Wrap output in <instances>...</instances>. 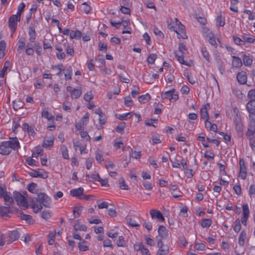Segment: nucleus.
Here are the masks:
<instances>
[{
    "label": "nucleus",
    "instance_id": "43",
    "mask_svg": "<svg viewBox=\"0 0 255 255\" xmlns=\"http://www.w3.org/2000/svg\"><path fill=\"white\" fill-rule=\"evenodd\" d=\"M119 186L120 188L122 190H128V185L126 184V182L124 178L121 177L119 180Z\"/></svg>",
    "mask_w": 255,
    "mask_h": 255
},
{
    "label": "nucleus",
    "instance_id": "21",
    "mask_svg": "<svg viewBox=\"0 0 255 255\" xmlns=\"http://www.w3.org/2000/svg\"><path fill=\"white\" fill-rule=\"evenodd\" d=\"M206 37L207 38V40L209 41V42L212 46L216 47L217 43L216 42L215 39L214 37L213 34L212 33V31H209V34L206 35Z\"/></svg>",
    "mask_w": 255,
    "mask_h": 255
},
{
    "label": "nucleus",
    "instance_id": "23",
    "mask_svg": "<svg viewBox=\"0 0 255 255\" xmlns=\"http://www.w3.org/2000/svg\"><path fill=\"white\" fill-rule=\"evenodd\" d=\"M209 107V104H206L204 108H202L200 110L201 118L203 119H209V115L207 111V107Z\"/></svg>",
    "mask_w": 255,
    "mask_h": 255
},
{
    "label": "nucleus",
    "instance_id": "4",
    "mask_svg": "<svg viewBox=\"0 0 255 255\" xmlns=\"http://www.w3.org/2000/svg\"><path fill=\"white\" fill-rule=\"evenodd\" d=\"M13 197L18 206L25 208L28 207V203L24 195L15 191L13 192Z\"/></svg>",
    "mask_w": 255,
    "mask_h": 255
},
{
    "label": "nucleus",
    "instance_id": "25",
    "mask_svg": "<svg viewBox=\"0 0 255 255\" xmlns=\"http://www.w3.org/2000/svg\"><path fill=\"white\" fill-rule=\"evenodd\" d=\"M63 67V64H58L57 65L52 66V69L56 71V74L58 76H61L62 74V72L63 71V69H62Z\"/></svg>",
    "mask_w": 255,
    "mask_h": 255
},
{
    "label": "nucleus",
    "instance_id": "2",
    "mask_svg": "<svg viewBox=\"0 0 255 255\" xmlns=\"http://www.w3.org/2000/svg\"><path fill=\"white\" fill-rule=\"evenodd\" d=\"M11 140L5 141L0 144V154H9L11 150H16L20 147V144L17 137L10 138Z\"/></svg>",
    "mask_w": 255,
    "mask_h": 255
},
{
    "label": "nucleus",
    "instance_id": "40",
    "mask_svg": "<svg viewBox=\"0 0 255 255\" xmlns=\"http://www.w3.org/2000/svg\"><path fill=\"white\" fill-rule=\"evenodd\" d=\"M34 49H35V52L38 56H40L42 53V48L40 45L39 42H35L33 46Z\"/></svg>",
    "mask_w": 255,
    "mask_h": 255
},
{
    "label": "nucleus",
    "instance_id": "6",
    "mask_svg": "<svg viewBox=\"0 0 255 255\" xmlns=\"http://www.w3.org/2000/svg\"><path fill=\"white\" fill-rule=\"evenodd\" d=\"M20 17L16 14H12L8 19V26L12 32H14L17 27V22L20 21Z\"/></svg>",
    "mask_w": 255,
    "mask_h": 255
},
{
    "label": "nucleus",
    "instance_id": "20",
    "mask_svg": "<svg viewBox=\"0 0 255 255\" xmlns=\"http://www.w3.org/2000/svg\"><path fill=\"white\" fill-rule=\"evenodd\" d=\"M233 58L232 65L234 67L239 68L242 66L243 63L241 58L235 56H233Z\"/></svg>",
    "mask_w": 255,
    "mask_h": 255
},
{
    "label": "nucleus",
    "instance_id": "35",
    "mask_svg": "<svg viewBox=\"0 0 255 255\" xmlns=\"http://www.w3.org/2000/svg\"><path fill=\"white\" fill-rule=\"evenodd\" d=\"M86 242L85 241H82L81 242H79L78 244V247L79 250L82 252L87 251L89 250L88 246L86 244Z\"/></svg>",
    "mask_w": 255,
    "mask_h": 255
},
{
    "label": "nucleus",
    "instance_id": "33",
    "mask_svg": "<svg viewBox=\"0 0 255 255\" xmlns=\"http://www.w3.org/2000/svg\"><path fill=\"white\" fill-rule=\"evenodd\" d=\"M243 62L245 66H251L253 62V59L249 56L244 54L243 58Z\"/></svg>",
    "mask_w": 255,
    "mask_h": 255
},
{
    "label": "nucleus",
    "instance_id": "44",
    "mask_svg": "<svg viewBox=\"0 0 255 255\" xmlns=\"http://www.w3.org/2000/svg\"><path fill=\"white\" fill-rule=\"evenodd\" d=\"M83 208L82 206L75 207L73 211L74 216L76 217H79Z\"/></svg>",
    "mask_w": 255,
    "mask_h": 255
},
{
    "label": "nucleus",
    "instance_id": "30",
    "mask_svg": "<svg viewBox=\"0 0 255 255\" xmlns=\"http://www.w3.org/2000/svg\"><path fill=\"white\" fill-rule=\"evenodd\" d=\"M37 186V185L36 183L32 182L27 185V189L30 192L33 194H37L38 192V190L36 188Z\"/></svg>",
    "mask_w": 255,
    "mask_h": 255
},
{
    "label": "nucleus",
    "instance_id": "62",
    "mask_svg": "<svg viewBox=\"0 0 255 255\" xmlns=\"http://www.w3.org/2000/svg\"><path fill=\"white\" fill-rule=\"evenodd\" d=\"M95 158L96 160L99 162H101L102 161L104 160L103 158V155L101 151H97L96 152Z\"/></svg>",
    "mask_w": 255,
    "mask_h": 255
},
{
    "label": "nucleus",
    "instance_id": "39",
    "mask_svg": "<svg viewBox=\"0 0 255 255\" xmlns=\"http://www.w3.org/2000/svg\"><path fill=\"white\" fill-rule=\"evenodd\" d=\"M61 150L62 151V157L66 159H67L69 158V155H68V150L67 149V147L63 145L61 147Z\"/></svg>",
    "mask_w": 255,
    "mask_h": 255
},
{
    "label": "nucleus",
    "instance_id": "57",
    "mask_svg": "<svg viewBox=\"0 0 255 255\" xmlns=\"http://www.w3.org/2000/svg\"><path fill=\"white\" fill-rule=\"evenodd\" d=\"M25 6V5L24 3H23V2L20 3L18 6L17 12L16 15H17L18 16H19L20 17L21 13L23 11Z\"/></svg>",
    "mask_w": 255,
    "mask_h": 255
},
{
    "label": "nucleus",
    "instance_id": "63",
    "mask_svg": "<svg viewBox=\"0 0 255 255\" xmlns=\"http://www.w3.org/2000/svg\"><path fill=\"white\" fill-rule=\"evenodd\" d=\"M195 248L198 251H204L205 249V246L203 243H197L195 245Z\"/></svg>",
    "mask_w": 255,
    "mask_h": 255
},
{
    "label": "nucleus",
    "instance_id": "26",
    "mask_svg": "<svg viewBox=\"0 0 255 255\" xmlns=\"http://www.w3.org/2000/svg\"><path fill=\"white\" fill-rule=\"evenodd\" d=\"M242 38H243L244 45L245 44L246 42L249 43H253L255 42V38H254V37H250L249 35L247 34L244 33L242 35Z\"/></svg>",
    "mask_w": 255,
    "mask_h": 255
},
{
    "label": "nucleus",
    "instance_id": "64",
    "mask_svg": "<svg viewBox=\"0 0 255 255\" xmlns=\"http://www.w3.org/2000/svg\"><path fill=\"white\" fill-rule=\"evenodd\" d=\"M249 119L250 124L255 126V113H249Z\"/></svg>",
    "mask_w": 255,
    "mask_h": 255
},
{
    "label": "nucleus",
    "instance_id": "1",
    "mask_svg": "<svg viewBox=\"0 0 255 255\" xmlns=\"http://www.w3.org/2000/svg\"><path fill=\"white\" fill-rule=\"evenodd\" d=\"M30 205L35 213H38L42 209V205L49 208L51 203L50 198L44 193H39L37 197L29 198Z\"/></svg>",
    "mask_w": 255,
    "mask_h": 255
},
{
    "label": "nucleus",
    "instance_id": "27",
    "mask_svg": "<svg viewBox=\"0 0 255 255\" xmlns=\"http://www.w3.org/2000/svg\"><path fill=\"white\" fill-rule=\"evenodd\" d=\"M247 233L245 230H243L239 237V244L240 246L243 247L245 245V238H246Z\"/></svg>",
    "mask_w": 255,
    "mask_h": 255
},
{
    "label": "nucleus",
    "instance_id": "29",
    "mask_svg": "<svg viewBox=\"0 0 255 255\" xmlns=\"http://www.w3.org/2000/svg\"><path fill=\"white\" fill-rule=\"evenodd\" d=\"M65 75V79L68 80L71 79L72 75V68L71 66H69L66 69L63 70Z\"/></svg>",
    "mask_w": 255,
    "mask_h": 255
},
{
    "label": "nucleus",
    "instance_id": "8",
    "mask_svg": "<svg viewBox=\"0 0 255 255\" xmlns=\"http://www.w3.org/2000/svg\"><path fill=\"white\" fill-rule=\"evenodd\" d=\"M149 214L152 219L156 218L161 221H164L165 220L161 212L159 210L151 209L149 211Z\"/></svg>",
    "mask_w": 255,
    "mask_h": 255
},
{
    "label": "nucleus",
    "instance_id": "38",
    "mask_svg": "<svg viewBox=\"0 0 255 255\" xmlns=\"http://www.w3.org/2000/svg\"><path fill=\"white\" fill-rule=\"evenodd\" d=\"M175 89L173 88L171 90L166 91L164 92V93L161 94V99H166L168 98H171V96L172 94V92H175Z\"/></svg>",
    "mask_w": 255,
    "mask_h": 255
},
{
    "label": "nucleus",
    "instance_id": "10",
    "mask_svg": "<svg viewBox=\"0 0 255 255\" xmlns=\"http://www.w3.org/2000/svg\"><path fill=\"white\" fill-rule=\"evenodd\" d=\"M19 233L17 230H14L9 232L8 234L6 242L10 244L16 240L19 237Z\"/></svg>",
    "mask_w": 255,
    "mask_h": 255
},
{
    "label": "nucleus",
    "instance_id": "17",
    "mask_svg": "<svg viewBox=\"0 0 255 255\" xmlns=\"http://www.w3.org/2000/svg\"><path fill=\"white\" fill-rule=\"evenodd\" d=\"M82 94V88L80 86L77 87L71 91V97L73 99L79 98Z\"/></svg>",
    "mask_w": 255,
    "mask_h": 255
},
{
    "label": "nucleus",
    "instance_id": "37",
    "mask_svg": "<svg viewBox=\"0 0 255 255\" xmlns=\"http://www.w3.org/2000/svg\"><path fill=\"white\" fill-rule=\"evenodd\" d=\"M217 25L220 26H223L225 25V18L223 17L221 14L217 15L216 19Z\"/></svg>",
    "mask_w": 255,
    "mask_h": 255
},
{
    "label": "nucleus",
    "instance_id": "19",
    "mask_svg": "<svg viewBox=\"0 0 255 255\" xmlns=\"http://www.w3.org/2000/svg\"><path fill=\"white\" fill-rule=\"evenodd\" d=\"M28 34L29 36V40L31 42H34L36 38V32L34 27L32 26H30L29 27Z\"/></svg>",
    "mask_w": 255,
    "mask_h": 255
},
{
    "label": "nucleus",
    "instance_id": "7",
    "mask_svg": "<svg viewBox=\"0 0 255 255\" xmlns=\"http://www.w3.org/2000/svg\"><path fill=\"white\" fill-rule=\"evenodd\" d=\"M243 215L241 217V222L244 225L246 226L247 220L250 215V211L248 204L244 203L243 206Z\"/></svg>",
    "mask_w": 255,
    "mask_h": 255
},
{
    "label": "nucleus",
    "instance_id": "22",
    "mask_svg": "<svg viewBox=\"0 0 255 255\" xmlns=\"http://www.w3.org/2000/svg\"><path fill=\"white\" fill-rule=\"evenodd\" d=\"M54 137L50 136L48 139H44L43 141V146L45 148H48L53 145Z\"/></svg>",
    "mask_w": 255,
    "mask_h": 255
},
{
    "label": "nucleus",
    "instance_id": "15",
    "mask_svg": "<svg viewBox=\"0 0 255 255\" xmlns=\"http://www.w3.org/2000/svg\"><path fill=\"white\" fill-rule=\"evenodd\" d=\"M2 198L4 199L5 205L9 207L11 203H13V199L11 197L10 193L7 191Z\"/></svg>",
    "mask_w": 255,
    "mask_h": 255
},
{
    "label": "nucleus",
    "instance_id": "24",
    "mask_svg": "<svg viewBox=\"0 0 255 255\" xmlns=\"http://www.w3.org/2000/svg\"><path fill=\"white\" fill-rule=\"evenodd\" d=\"M9 207L0 206V216L4 218L5 217H8V214L9 213Z\"/></svg>",
    "mask_w": 255,
    "mask_h": 255
},
{
    "label": "nucleus",
    "instance_id": "54",
    "mask_svg": "<svg viewBox=\"0 0 255 255\" xmlns=\"http://www.w3.org/2000/svg\"><path fill=\"white\" fill-rule=\"evenodd\" d=\"M240 120L239 119L238 120L236 119L234 121V123L236 125V129L238 131L242 132L243 131V126H242V125L241 123H240Z\"/></svg>",
    "mask_w": 255,
    "mask_h": 255
},
{
    "label": "nucleus",
    "instance_id": "36",
    "mask_svg": "<svg viewBox=\"0 0 255 255\" xmlns=\"http://www.w3.org/2000/svg\"><path fill=\"white\" fill-rule=\"evenodd\" d=\"M150 96L148 94L140 96L138 97V100L140 103H144L149 100Z\"/></svg>",
    "mask_w": 255,
    "mask_h": 255
},
{
    "label": "nucleus",
    "instance_id": "51",
    "mask_svg": "<svg viewBox=\"0 0 255 255\" xmlns=\"http://www.w3.org/2000/svg\"><path fill=\"white\" fill-rule=\"evenodd\" d=\"M51 216V212L49 210H44L41 213V217L44 219H48Z\"/></svg>",
    "mask_w": 255,
    "mask_h": 255
},
{
    "label": "nucleus",
    "instance_id": "34",
    "mask_svg": "<svg viewBox=\"0 0 255 255\" xmlns=\"http://www.w3.org/2000/svg\"><path fill=\"white\" fill-rule=\"evenodd\" d=\"M10 65V62L9 61H6L4 64V66L1 70L0 71V77H3L5 73L7 71L9 66Z\"/></svg>",
    "mask_w": 255,
    "mask_h": 255
},
{
    "label": "nucleus",
    "instance_id": "32",
    "mask_svg": "<svg viewBox=\"0 0 255 255\" xmlns=\"http://www.w3.org/2000/svg\"><path fill=\"white\" fill-rule=\"evenodd\" d=\"M23 106V103L19 100H15L13 102V108L15 111H17L20 108H22Z\"/></svg>",
    "mask_w": 255,
    "mask_h": 255
},
{
    "label": "nucleus",
    "instance_id": "5",
    "mask_svg": "<svg viewBox=\"0 0 255 255\" xmlns=\"http://www.w3.org/2000/svg\"><path fill=\"white\" fill-rule=\"evenodd\" d=\"M176 22L177 24L178 23V28H176L172 26L170 29L173 28V30L177 33L178 37L179 38H182V39H185L187 38V36L185 32V26L182 25L179 20L176 18Z\"/></svg>",
    "mask_w": 255,
    "mask_h": 255
},
{
    "label": "nucleus",
    "instance_id": "31",
    "mask_svg": "<svg viewBox=\"0 0 255 255\" xmlns=\"http://www.w3.org/2000/svg\"><path fill=\"white\" fill-rule=\"evenodd\" d=\"M6 47V43L4 40L0 41V59L5 55L4 50Z\"/></svg>",
    "mask_w": 255,
    "mask_h": 255
},
{
    "label": "nucleus",
    "instance_id": "56",
    "mask_svg": "<svg viewBox=\"0 0 255 255\" xmlns=\"http://www.w3.org/2000/svg\"><path fill=\"white\" fill-rule=\"evenodd\" d=\"M108 213L111 217H115L116 216V208L115 206H112V208H107Z\"/></svg>",
    "mask_w": 255,
    "mask_h": 255
},
{
    "label": "nucleus",
    "instance_id": "42",
    "mask_svg": "<svg viewBox=\"0 0 255 255\" xmlns=\"http://www.w3.org/2000/svg\"><path fill=\"white\" fill-rule=\"evenodd\" d=\"M127 220L128 224L132 227H139L140 226V225L137 223L134 219L131 217L128 218Z\"/></svg>",
    "mask_w": 255,
    "mask_h": 255
},
{
    "label": "nucleus",
    "instance_id": "47",
    "mask_svg": "<svg viewBox=\"0 0 255 255\" xmlns=\"http://www.w3.org/2000/svg\"><path fill=\"white\" fill-rule=\"evenodd\" d=\"M143 226L148 231L152 228V223L146 220L143 219Z\"/></svg>",
    "mask_w": 255,
    "mask_h": 255
},
{
    "label": "nucleus",
    "instance_id": "46",
    "mask_svg": "<svg viewBox=\"0 0 255 255\" xmlns=\"http://www.w3.org/2000/svg\"><path fill=\"white\" fill-rule=\"evenodd\" d=\"M126 126L125 122L120 123L116 128V130L117 132L122 133L124 131V128Z\"/></svg>",
    "mask_w": 255,
    "mask_h": 255
},
{
    "label": "nucleus",
    "instance_id": "55",
    "mask_svg": "<svg viewBox=\"0 0 255 255\" xmlns=\"http://www.w3.org/2000/svg\"><path fill=\"white\" fill-rule=\"evenodd\" d=\"M93 98V95L91 91L87 92L84 95V100L86 102H90Z\"/></svg>",
    "mask_w": 255,
    "mask_h": 255
},
{
    "label": "nucleus",
    "instance_id": "53",
    "mask_svg": "<svg viewBox=\"0 0 255 255\" xmlns=\"http://www.w3.org/2000/svg\"><path fill=\"white\" fill-rule=\"evenodd\" d=\"M201 52L202 53V55L203 57L205 58V59L208 61H210V56L208 52V51L206 50V47H202L201 48Z\"/></svg>",
    "mask_w": 255,
    "mask_h": 255
},
{
    "label": "nucleus",
    "instance_id": "59",
    "mask_svg": "<svg viewBox=\"0 0 255 255\" xmlns=\"http://www.w3.org/2000/svg\"><path fill=\"white\" fill-rule=\"evenodd\" d=\"M248 98L250 100H255V89H252L248 92Z\"/></svg>",
    "mask_w": 255,
    "mask_h": 255
},
{
    "label": "nucleus",
    "instance_id": "12",
    "mask_svg": "<svg viewBox=\"0 0 255 255\" xmlns=\"http://www.w3.org/2000/svg\"><path fill=\"white\" fill-rule=\"evenodd\" d=\"M237 79L241 84H245L247 81V76L245 71L239 72L237 75Z\"/></svg>",
    "mask_w": 255,
    "mask_h": 255
},
{
    "label": "nucleus",
    "instance_id": "28",
    "mask_svg": "<svg viewBox=\"0 0 255 255\" xmlns=\"http://www.w3.org/2000/svg\"><path fill=\"white\" fill-rule=\"evenodd\" d=\"M82 36V33L80 31L77 30H72L70 33V37L71 39H79Z\"/></svg>",
    "mask_w": 255,
    "mask_h": 255
},
{
    "label": "nucleus",
    "instance_id": "45",
    "mask_svg": "<svg viewBox=\"0 0 255 255\" xmlns=\"http://www.w3.org/2000/svg\"><path fill=\"white\" fill-rule=\"evenodd\" d=\"M233 40L235 44L238 45L243 46L244 45V43L243 41V38L242 37L241 38L238 37L237 36L234 35L233 37Z\"/></svg>",
    "mask_w": 255,
    "mask_h": 255
},
{
    "label": "nucleus",
    "instance_id": "50",
    "mask_svg": "<svg viewBox=\"0 0 255 255\" xmlns=\"http://www.w3.org/2000/svg\"><path fill=\"white\" fill-rule=\"evenodd\" d=\"M178 51L179 52L181 55H184V54H185L186 52H187V50L186 48L185 44L181 43H179L178 47Z\"/></svg>",
    "mask_w": 255,
    "mask_h": 255
},
{
    "label": "nucleus",
    "instance_id": "58",
    "mask_svg": "<svg viewBox=\"0 0 255 255\" xmlns=\"http://www.w3.org/2000/svg\"><path fill=\"white\" fill-rule=\"evenodd\" d=\"M48 238L49 239L48 241L49 245H53L55 241V234L50 232L48 235Z\"/></svg>",
    "mask_w": 255,
    "mask_h": 255
},
{
    "label": "nucleus",
    "instance_id": "49",
    "mask_svg": "<svg viewBox=\"0 0 255 255\" xmlns=\"http://www.w3.org/2000/svg\"><path fill=\"white\" fill-rule=\"evenodd\" d=\"M157 57V55L156 54H151L149 55L147 59V62L150 64H153L154 63V61Z\"/></svg>",
    "mask_w": 255,
    "mask_h": 255
},
{
    "label": "nucleus",
    "instance_id": "16",
    "mask_svg": "<svg viewBox=\"0 0 255 255\" xmlns=\"http://www.w3.org/2000/svg\"><path fill=\"white\" fill-rule=\"evenodd\" d=\"M248 128V130L246 132V136L249 139L254 138V134L255 133V126L252 125V124H250Z\"/></svg>",
    "mask_w": 255,
    "mask_h": 255
},
{
    "label": "nucleus",
    "instance_id": "14",
    "mask_svg": "<svg viewBox=\"0 0 255 255\" xmlns=\"http://www.w3.org/2000/svg\"><path fill=\"white\" fill-rule=\"evenodd\" d=\"M84 192V189L82 187H79L77 189L71 190L70 194L73 197H77L80 199V197L82 196Z\"/></svg>",
    "mask_w": 255,
    "mask_h": 255
},
{
    "label": "nucleus",
    "instance_id": "60",
    "mask_svg": "<svg viewBox=\"0 0 255 255\" xmlns=\"http://www.w3.org/2000/svg\"><path fill=\"white\" fill-rule=\"evenodd\" d=\"M117 246L118 247H123L125 245V242L124 240V238L123 236H120L119 237L118 240L117 242Z\"/></svg>",
    "mask_w": 255,
    "mask_h": 255
},
{
    "label": "nucleus",
    "instance_id": "3",
    "mask_svg": "<svg viewBox=\"0 0 255 255\" xmlns=\"http://www.w3.org/2000/svg\"><path fill=\"white\" fill-rule=\"evenodd\" d=\"M157 242V246L158 250L156 252V255H168L169 250V247L167 245L164 244L161 239H158V236L156 237Z\"/></svg>",
    "mask_w": 255,
    "mask_h": 255
},
{
    "label": "nucleus",
    "instance_id": "11",
    "mask_svg": "<svg viewBox=\"0 0 255 255\" xmlns=\"http://www.w3.org/2000/svg\"><path fill=\"white\" fill-rule=\"evenodd\" d=\"M158 239H166L168 236V231L163 226H159L158 229Z\"/></svg>",
    "mask_w": 255,
    "mask_h": 255
},
{
    "label": "nucleus",
    "instance_id": "18",
    "mask_svg": "<svg viewBox=\"0 0 255 255\" xmlns=\"http://www.w3.org/2000/svg\"><path fill=\"white\" fill-rule=\"evenodd\" d=\"M246 109L249 113H255V100H250L246 105Z\"/></svg>",
    "mask_w": 255,
    "mask_h": 255
},
{
    "label": "nucleus",
    "instance_id": "52",
    "mask_svg": "<svg viewBox=\"0 0 255 255\" xmlns=\"http://www.w3.org/2000/svg\"><path fill=\"white\" fill-rule=\"evenodd\" d=\"M18 46L17 50L19 51L20 50L23 49L25 46L24 38L21 37L18 40Z\"/></svg>",
    "mask_w": 255,
    "mask_h": 255
},
{
    "label": "nucleus",
    "instance_id": "61",
    "mask_svg": "<svg viewBox=\"0 0 255 255\" xmlns=\"http://www.w3.org/2000/svg\"><path fill=\"white\" fill-rule=\"evenodd\" d=\"M125 105L127 107H131L132 106L133 102L130 97H127L125 98Z\"/></svg>",
    "mask_w": 255,
    "mask_h": 255
},
{
    "label": "nucleus",
    "instance_id": "41",
    "mask_svg": "<svg viewBox=\"0 0 255 255\" xmlns=\"http://www.w3.org/2000/svg\"><path fill=\"white\" fill-rule=\"evenodd\" d=\"M212 224V220L209 219H203L201 225L202 228H208Z\"/></svg>",
    "mask_w": 255,
    "mask_h": 255
},
{
    "label": "nucleus",
    "instance_id": "13",
    "mask_svg": "<svg viewBox=\"0 0 255 255\" xmlns=\"http://www.w3.org/2000/svg\"><path fill=\"white\" fill-rule=\"evenodd\" d=\"M29 175L33 177H40L43 179H46L48 177V174L45 172H40L39 171L33 170L29 172Z\"/></svg>",
    "mask_w": 255,
    "mask_h": 255
},
{
    "label": "nucleus",
    "instance_id": "9",
    "mask_svg": "<svg viewBox=\"0 0 255 255\" xmlns=\"http://www.w3.org/2000/svg\"><path fill=\"white\" fill-rule=\"evenodd\" d=\"M247 176V169L243 159H240V174L239 177L245 179Z\"/></svg>",
    "mask_w": 255,
    "mask_h": 255
},
{
    "label": "nucleus",
    "instance_id": "48",
    "mask_svg": "<svg viewBox=\"0 0 255 255\" xmlns=\"http://www.w3.org/2000/svg\"><path fill=\"white\" fill-rule=\"evenodd\" d=\"M175 56L177 59V60L179 63H180L182 64L185 65H188L187 62L184 60V56L183 55L179 54L176 53H175Z\"/></svg>",
    "mask_w": 255,
    "mask_h": 255
}]
</instances>
